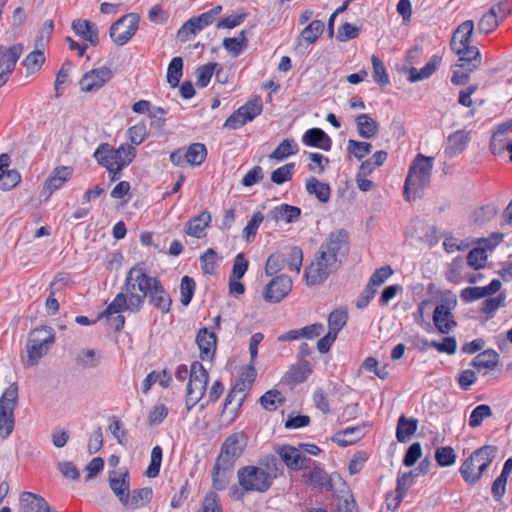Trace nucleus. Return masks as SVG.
I'll use <instances>...</instances> for the list:
<instances>
[{
    "label": "nucleus",
    "mask_w": 512,
    "mask_h": 512,
    "mask_svg": "<svg viewBox=\"0 0 512 512\" xmlns=\"http://www.w3.org/2000/svg\"><path fill=\"white\" fill-rule=\"evenodd\" d=\"M348 250L347 233L342 229L331 232L320 245L311 263L306 267L307 285H320L331 274L335 273L341 267Z\"/></svg>",
    "instance_id": "f257e3e1"
},
{
    "label": "nucleus",
    "mask_w": 512,
    "mask_h": 512,
    "mask_svg": "<svg viewBox=\"0 0 512 512\" xmlns=\"http://www.w3.org/2000/svg\"><path fill=\"white\" fill-rule=\"evenodd\" d=\"M158 278L146 273L142 264H136L127 273L124 282V291L118 293L103 312V316L118 314L123 311L138 312L144 301L154 287Z\"/></svg>",
    "instance_id": "f03ea898"
},
{
    "label": "nucleus",
    "mask_w": 512,
    "mask_h": 512,
    "mask_svg": "<svg viewBox=\"0 0 512 512\" xmlns=\"http://www.w3.org/2000/svg\"><path fill=\"white\" fill-rule=\"evenodd\" d=\"M473 31L474 22L466 20L457 27L450 39V49L458 56L451 78V82L455 85L467 84L471 73L477 70L482 63L479 49L470 45Z\"/></svg>",
    "instance_id": "7ed1b4c3"
},
{
    "label": "nucleus",
    "mask_w": 512,
    "mask_h": 512,
    "mask_svg": "<svg viewBox=\"0 0 512 512\" xmlns=\"http://www.w3.org/2000/svg\"><path fill=\"white\" fill-rule=\"evenodd\" d=\"M266 469L258 466H244L237 472L239 485L246 492H266L279 472V463L274 456L266 458Z\"/></svg>",
    "instance_id": "20e7f679"
},
{
    "label": "nucleus",
    "mask_w": 512,
    "mask_h": 512,
    "mask_svg": "<svg viewBox=\"0 0 512 512\" xmlns=\"http://www.w3.org/2000/svg\"><path fill=\"white\" fill-rule=\"evenodd\" d=\"M433 157L417 154L412 161L404 184V197L411 201L420 197L421 192L429 185L433 168Z\"/></svg>",
    "instance_id": "39448f33"
},
{
    "label": "nucleus",
    "mask_w": 512,
    "mask_h": 512,
    "mask_svg": "<svg viewBox=\"0 0 512 512\" xmlns=\"http://www.w3.org/2000/svg\"><path fill=\"white\" fill-rule=\"evenodd\" d=\"M136 154V148L128 145V143H122L118 148H114L105 142L96 148L93 157L102 167L111 168L116 166L117 169H123L135 159Z\"/></svg>",
    "instance_id": "423d86ee"
},
{
    "label": "nucleus",
    "mask_w": 512,
    "mask_h": 512,
    "mask_svg": "<svg viewBox=\"0 0 512 512\" xmlns=\"http://www.w3.org/2000/svg\"><path fill=\"white\" fill-rule=\"evenodd\" d=\"M496 447L483 446L474 451L461 465L460 472L467 483L477 482L495 458Z\"/></svg>",
    "instance_id": "0eeeda50"
},
{
    "label": "nucleus",
    "mask_w": 512,
    "mask_h": 512,
    "mask_svg": "<svg viewBox=\"0 0 512 512\" xmlns=\"http://www.w3.org/2000/svg\"><path fill=\"white\" fill-rule=\"evenodd\" d=\"M55 342V334L51 327L42 326L29 333L26 349L28 366H34L45 356Z\"/></svg>",
    "instance_id": "6e6552de"
},
{
    "label": "nucleus",
    "mask_w": 512,
    "mask_h": 512,
    "mask_svg": "<svg viewBox=\"0 0 512 512\" xmlns=\"http://www.w3.org/2000/svg\"><path fill=\"white\" fill-rule=\"evenodd\" d=\"M19 399L18 385L10 384L0 397V437L6 439L15 426L14 410Z\"/></svg>",
    "instance_id": "1a4fd4ad"
},
{
    "label": "nucleus",
    "mask_w": 512,
    "mask_h": 512,
    "mask_svg": "<svg viewBox=\"0 0 512 512\" xmlns=\"http://www.w3.org/2000/svg\"><path fill=\"white\" fill-rule=\"evenodd\" d=\"M209 374L203 365L194 361L190 367V377L186 391V408L190 411L204 397Z\"/></svg>",
    "instance_id": "9d476101"
},
{
    "label": "nucleus",
    "mask_w": 512,
    "mask_h": 512,
    "mask_svg": "<svg viewBox=\"0 0 512 512\" xmlns=\"http://www.w3.org/2000/svg\"><path fill=\"white\" fill-rule=\"evenodd\" d=\"M302 478L306 485L321 492L332 491L336 483L342 481V478L338 473H327L324 468L317 465L312 459L304 468Z\"/></svg>",
    "instance_id": "9b49d317"
},
{
    "label": "nucleus",
    "mask_w": 512,
    "mask_h": 512,
    "mask_svg": "<svg viewBox=\"0 0 512 512\" xmlns=\"http://www.w3.org/2000/svg\"><path fill=\"white\" fill-rule=\"evenodd\" d=\"M247 446V436L243 432L229 435L221 445L216 460L226 465L235 466L237 459L243 454Z\"/></svg>",
    "instance_id": "f8f14e48"
},
{
    "label": "nucleus",
    "mask_w": 512,
    "mask_h": 512,
    "mask_svg": "<svg viewBox=\"0 0 512 512\" xmlns=\"http://www.w3.org/2000/svg\"><path fill=\"white\" fill-rule=\"evenodd\" d=\"M139 26V16L128 13L114 22L110 27V38L117 45L126 44L136 33Z\"/></svg>",
    "instance_id": "ddd939ff"
},
{
    "label": "nucleus",
    "mask_w": 512,
    "mask_h": 512,
    "mask_svg": "<svg viewBox=\"0 0 512 512\" xmlns=\"http://www.w3.org/2000/svg\"><path fill=\"white\" fill-rule=\"evenodd\" d=\"M292 289V280L285 274L274 277L265 287L263 297L266 302L278 303Z\"/></svg>",
    "instance_id": "4468645a"
},
{
    "label": "nucleus",
    "mask_w": 512,
    "mask_h": 512,
    "mask_svg": "<svg viewBox=\"0 0 512 512\" xmlns=\"http://www.w3.org/2000/svg\"><path fill=\"white\" fill-rule=\"evenodd\" d=\"M113 76L108 67L92 69L81 78L79 84L84 92H93L103 87Z\"/></svg>",
    "instance_id": "2eb2a0df"
},
{
    "label": "nucleus",
    "mask_w": 512,
    "mask_h": 512,
    "mask_svg": "<svg viewBox=\"0 0 512 512\" xmlns=\"http://www.w3.org/2000/svg\"><path fill=\"white\" fill-rule=\"evenodd\" d=\"M72 174L73 169L71 167H56L45 181L41 191V196L48 199L55 190L60 189L68 180L71 179Z\"/></svg>",
    "instance_id": "dca6fc26"
},
{
    "label": "nucleus",
    "mask_w": 512,
    "mask_h": 512,
    "mask_svg": "<svg viewBox=\"0 0 512 512\" xmlns=\"http://www.w3.org/2000/svg\"><path fill=\"white\" fill-rule=\"evenodd\" d=\"M277 454L285 465L294 471L304 470L307 463L311 461L310 458L303 456L297 448L290 445L279 447Z\"/></svg>",
    "instance_id": "f3484780"
},
{
    "label": "nucleus",
    "mask_w": 512,
    "mask_h": 512,
    "mask_svg": "<svg viewBox=\"0 0 512 512\" xmlns=\"http://www.w3.org/2000/svg\"><path fill=\"white\" fill-rule=\"evenodd\" d=\"M196 343L200 350V358L203 361H211L214 358L217 338L213 331L208 328H201L196 336Z\"/></svg>",
    "instance_id": "a211bd4d"
},
{
    "label": "nucleus",
    "mask_w": 512,
    "mask_h": 512,
    "mask_svg": "<svg viewBox=\"0 0 512 512\" xmlns=\"http://www.w3.org/2000/svg\"><path fill=\"white\" fill-rule=\"evenodd\" d=\"M108 481L111 490L121 503L130 492V476L128 471H110Z\"/></svg>",
    "instance_id": "6ab92c4d"
},
{
    "label": "nucleus",
    "mask_w": 512,
    "mask_h": 512,
    "mask_svg": "<svg viewBox=\"0 0 512 512\" xmlns=\"http://www.w3.org/2000/svg\"><path fill=\"white\" fill-rule=\"evenodd\" d=\"M20 507L23 512H56L43 497L32 492L21 494Z\"/></svg>",
    "instance_id": "aec40b11"
},
{
    "label": "nucleus",
    "mask_w": 512,
    "mask_h": 512,
    "mask_svg": "<svg viewBox=\"0 0 512 512\" xmlns=\"http://www.w3.org/2000/svg\"><path fill=\"white\" fill-rule=\"evenodd\" d=\"M152 496L153 491L149 487L134 489L125 496L121 505L127 510H136L148 504Z\"/></svg>",
    "instance_id": "412c9836"
},
{
    "label": "nucleus",
    "mask_w": 512,
    "mask_h": 512,
    "mask_svg": "<svg viewBox=\"0 0 512 512\" xmlns=\"http://www.w3.org/2000/svg\"><path fill=\"white\" fill-rule=\"evenodd\" d=\"M147 298L149 300V304L159 309L162 313L166 314L170 311L172 299L160 280L154 287H152Z\"/></svg>",
    "instance_id": "4be33fe9"
},
{
    "label": "nucleus",
    "mask_w": 512,
    "mask_h": 512,
    "mask_svg": "<svg viewBox=\"0 0 512 512\" xmlns=\"http://www.w3.org/2000/svg\"><path fill=\"white\" fill-rule=\"evenodd\" d=\"M234 467L215 461L212 469V486L215 490L222 491L227 488L233 475Z\"/></svg>",
    "instance_id": "5701e85b"
},
{
    "label": "nucleus",
    "mask_w": 512,
    "mask_h": 512,
    "mask_svg": "<svg viewBox=\"0 0 512 512\" xmlns=\"http://www.w3.org/2000/svg\"><path fill=\"white\" fill-rule=\"evenodd\" d=\"M302 143L324 151H329L332 146L331 138L320 128L308 129L302 137Z\"/></svg>",
    "instance_id": "b1692460"
},
{
    "label": "nucleus",
    "mask_w": 512,
    "mask_h": 512,
    "mask_svg": "<svg viewBox=\"0 0 512 512\" xmlns=\"http://www.w3.org/2000/svg\"><path fill=\"white\" fill-rule=\"evenodd\" d=\"M73 31L83 40L88 41L92 46L99 43L98 28L88 20L77 19L72 22Z\"/></svg>",
    "instance_id": "393cba45"
},
{
    "label": "nucleus",
    "mask_w": 512,
    "mask_h": 512,
    "mask_svg": "<svg viewBox=\"0 0 512 512\" xmlns=\"http://www.w3.org/2000/svg\"><path fill=\"white\" fill-rule=\"evenodd\" d=\"M300 216V208L288 204H281L268 213V217L275 222L284 221L286 223H293L298 221Z\"/></svg>",
    "instance_id": "a878e982"
},
{
    "label": "nucleus",
    "mask_w": 512,
    "mask_h": 512,
    "mask_svg": "<svg viewBox=\"0 0 512 512\" xmlns=\"http://www.w3.org/2000/svg\"><path fill=\"white\" fill-rule=\"evenodd\" d=\"M324 31V23L321 20H314L309 23L297 38L298 46H309L316 42Z\"/></svg>",
    "instance_id": "bb28decb"
},
{
    "label": "nucleus",
    "mask_w": 512,
    "mask_h": 512,
    "mask_svg": "<svg viewBox=\"0 0 512 512\" xmlns=\"http://www.w3.org/2000/svg\"><path fill=\"white\" fill-rule=\"evenodd\" d=\"M211 222V214L208 211H203L200 215L192 218L185 226V233L195 238H202L205 236V229Z\"/></svg>",
    "instance_id": "cd10ccee"
},
{
    "label": "nucleus",
    "mask_w": 512,
    "mask_h": 512,
    "mask_svg": "<svg viewBox=\"0 0 512 512\" xmlns=\"http://www.w3.org/2000/svg\"><path fill=\"white\" fill-rule=\"evenodd\" d=\"M311 372L312 369L310 363L306 360H301L290 367L284 376V381L288 384L302 383L307 379Z\"/></svg>",
    "instance_id": "c85d7f7f"
},
{
    "label": "nucleus",
    "mask_w": 512,
    "mask_h": 512,
    "mask_svg": "<svg viewBox=\"0 0 512 512\" xmlns=\"http://www.w3.org/2000/svg\"><path fill=\"white\" fill-rule=\"evenodd\" d=\"M357 132L361 138L371 139L379 130L378 123L368 114H360L355 118Z\"/></svg>",
    "instance_id": "c756f323"
},
{
    "label": "nucleus",
    "mask_w": 512,
    "mask_h": 512,
    "mask_svg": "<svg viewBox=\"0 0 512 512\" xmlns=\"http://www.w3.org/2000/svg\"><path fill=\"white\" fill-rule=\"evenodd\" d=\"M364 435H365L364 427H362V426L349 427L342 431L337 432L333 437V441L342 447H346L348 445H351V444L357 442Z\"/></svg>",
    "instance_id": "7c9ffc66"
},
{
    "label": "nucleus",
    "mask_w": 512,
    "mask_h": 512,
    "mask_svg": "<svg viewBox=\"0 0 512 512\" xmlns=\"http://www.w3.org/2000/svg\"><path fill=\"white\" fill-rule=\"evenodd\" d=\"M305 188L308 194L315 195V197L322 203H326L330 199V186L326 183L320 182L316 177L307 178Z\"/></svg>",
    "instance_id": "2f4dec72"
},
{
    "label": "nucleus",
    "mask_w": 512,
    "mask_h": 512,
    "mask_svg": "<svg viewBox=\"0 0 512 512\" xmlns=\"http://www.w3.org/2000/svg\"><path fill=\"white\" fill-rule=\"evenodd\" d=\"M440 63L441 57L434 55L420 70L412 67L409 70V81L417 82L429 78L436 71Z\"/></svg>",
    "instance_id": "473e14b6"
},
{
    "label": "nucleus",
    "mask_w": 512,
    "mask_h": 512,
    "mask_svg": "<svg viewBox=\"0 0 512 512\" xmlns=\"http://www.w3.org/2000/svg\"><path fill=\"white\" fill-rule=\"evenodd\" d=\"M499 363V354L493 349H487L479 353L472 361V365L478 370H492Z\"/></svg>",
    "instance_id": "72a5a7b5"
},
{
    "label": "nucleus",
    "mask_w": 512,
    "mask_h": 512,
    "mask_svg": "<svg viewBox=\"0 0 512 512\" xmlns=\"http://www.w3.org/2000/svg\"><path fill=\"white\" fill-rule=\"evenodd\" d=\"M418 421L414 418L400 416L397 423L396 437L401 443L407 442L417 430Z\"/></svg>",
    "instance_id": "f704fd0d"
},
{
    "label": "nucleus",
    "mask_w": 512,
    "mask_h": 512,
    "mask_svg": "<svg viewBox=\"0 0 512 512\" xmlns=\"http://www.w3.org/2000/svg\"><path fill=\"white\" fill-rule=\"evenodd\" d=\"M297 152L298 146L295 141L293 139H285L269 155V159L280 162L284 161L289 156L296 154Z\"/></svg>",
    "instance_id": "c9c22d12"
},
{
    "label": "nucleus",
    "mask_w": 512,
    "mask_h": 512,
    "mask_svg": "<svg viewBox=\"0 0 512 512\" xmlns=\"http://www.w3.org/2000/svg\"><path fill=\"white\" fill-rule=\"evenodd\" d=\"M185 154L188 165L199 166L206 159L207 149L202 143H193L185 148Z\"/></svg>",
    "instance_id": "e433bc0d"
},
{
    "label": "nucleus",
    "mask_w": 512,
    "mask_h": 512,
    "mask_svg": "<svg viewBox=\"0 0 512 512\" xmlns=\"http://www.w3.org/2000/svg\"><path fill=\"white\" fill-rule=\"evenodd\" d=\"M348 312L344 308L333 310L328 316V331L338 335L341 329L346 325Z\"/></svg>",
    "instance_id": "4c0bfd02"
},
{
    "label": "nucleus",
    "mask_w": 512,
    "mask_h": 512,
    "mask_svg": "<svg viewBox=\"0 0 512 512\" xmlns=\"http://www.w3.org/2000/svg\"><path fill=\"white\" fill-rule=\"evenodd\" d=\"M470 131L459 130L450 135V156L465 150L471 140Z\"/></svg>",
    "instance_id": "58836bf2"
},
{
    "label": "nucleus",
    "mask_w": 512,
    "mask_h": 512,
    "mask_svg": "<svg viewBox=\"0 0 512 512\" xmlns=\"http://www.w3.org/2000/svg\"><path fill=\"white\" fill-rule=\"evenodd\" d=\"M259 402L264 409L274 411L285 402V398L280 391L272 389L264 393Z\"/></svg>",
    "instance_id": "ea45409f"
},
{
    "label": "nucleus",
    "mask_w": 512,
    "mask_h": 512,
    "mask_svg": "<svg viewBox=\"0 0 512 512\" xmlns=\"http://www.w3.org/2000/svg\"><path fill=\"white\" fill-rule=\"evenodd\" d=\"M433 322L440 333H448V304L441 303L433 312Z\"/></svg>",
    "instance_id": "a19ab883"
},
{
    "label": "nucleus",
    "mask_w": 512,
    "mask_h": 512,
    "mask_svg": "<svg viewBox=\"0 0 512 512\" xmlns=\"http://www.w3.org/2000/svg\"><path fill=\"white\" fill-rule=\"evenodd\" d=\"M147 134V126L143 121L129 127L126 132L127 138L130 141L129 145H132L134 148L146 139Z\"/></svg>",
    "instance_id": "79ce46f5"
},
{
    "label": "nucleus",
    "mask_w": 512,
    "mask_h": 512,
    "mask_svg": "<svg viewBox=\"0 0 512 512\" xmlns=\"http://www.w3.org/2000/svg\"><path fill=\"white\" fill-rule=\"evenodd\" d=\"M183 59L181 57H174L167 69V82L173 87L179 85L182 77Z\"/></svg>",
    "instance_id": "37998d69"
},
{
    "label": "nucleus",
    "mask_w": 512,
    "mask_h": 512,
    "mask_svg": "<svg viewBox=\"0 0 512 512\" xmlns=\"http://www.w3.org/2000/svg\"><path fill=\"white\" fill-rule=\"evenodd\" d=\"M501 22L496 18L494 10H488L478 21L477 29L479 33L489 34L493 32Z\"/></svg>",
    "instance_id": "c03bdc74"
},
{
    "label": "nucleus",
    "mask_w": 512,
    "mask_h": 512,
    "mask_svg": "<svg viewBox=\"0 0 512 512\" xmlns=\"http://www.w3.org/2000/svg\"><path fill=\"white\" fill-rule=\"evenodd\" d=\"M10 52V60L0 61V87L7 83L17 64L18 49H14Z\"/></svg>",
    "instance_id": "a18cd8bd"
},
{
    "label": "nucleus",
    "mask_w": 512,
    "mask_h": 512,
    "mask_svg": "<svg viewBox=\"0 0 512 512\" xmlns=\"http://www.w3.org/2000/svg\"><path fill=\"white\" fill-rule=\"evenodd\" d=\"M372 149V145L369 142L357 141L349 139L347 142V151L350 155H353L356 159L361 160L367 156Z\"/></svg>",
    "instance_id": "49530a36"
},
{
    "label": "nucleus",
    "mask_w": 512,
    "mask_h": 512,
    "mask_svg": "<svg viewBox=\"0 0 512 512\" xmlns=\"http://www.w3.org/2000/svg\"><path fill=\"white\" fill-rule=\"evenodd\" d=\"M303 262V251L298 246H293L287 249V266L290 271L299 274Z\"/></svg>",
    "instance_id": "de8ad7c7"
},
{
    "label": "nucleus",
    "mask_w": 512,
    "mask_h": 512,
    "mask_svg": "<svg viewBox=\"0 0 512 512\" xmlns=\"http://www.w3.org/2000/svg\"><path fill=\"white\" fill-rule=\"evenodd\" d=\"M262 100L260 97L248 101L245 105L239 108L241 115L247 120L252 121L256 116L262 112Z\"/></svg>",
    "instance_id": "09e8293b"
},
{
    "label": "nucleus",
    "mask_w": 512,
    "mask_h": 512,
    "mask_svg": "<svg viewBox=\"0 0 512 512\" xmlns=\"http://www.w3.org/2000/svg\"><path fill=\"white\" fill-rule=\"evenodd\" d=\"M76 362L83 368H95L100 363V356L93 349H83L78 353Z\"/></svg>",
    "instance_id": "8fccbe9b"
},
{
    "label": "nucleus",
    "mask_w": 512,
    "mask_h": 512,
    "mask_svg": "<svg viewBox=\"0 0 512 512\" xmlns=\"http://www.w3.org/2000/svg\"><path fill=\"white\" fill-rule=\"evenodd\" d=\"M491 416L492 410L489 405H478L472 410L470 414L469 426L472 428L479 427L486 418H489Z\"/></svg>",
    "instance_id": "3c124183"
},
{
    "label": "nucleus",
    "mask_w": 512,
    "mask_h": 512,
    "mask_svg": "<svg viewBox=\"0 0 512 512\" xmlns=\"http://www.w3.org/2000/svg\"><path fill=\"white\" fill-rule=\"evenodd\" d=\"M284 269V252L271 254L265 263V274L272 276Z\"/></svg>",
    "instance_id": "603ef678"
},
{
    "label": "nucleus",
    "mask_w": 512,
    "mask_h": 512,
    "mask_svg": "<svg viewBox=\"0 0 512 512\" xmlns=\"http://www.w3.org/2000/svg\"><path fill=\"white\" fill-rule=\"evenodd\" d=\"M162 448L160 446L153 447L151 451L150 464L145 472L148 478H155L159 475L160 467L162 463Z\"/></svg>",
    "instance_id": "864d4df0"
},
{
    "label": "nucleus",
    "mask_w": 512,
    "mask_h": 512,
    "mask_svg": "<svg viewBox=\"0 0 512 512\" xmlns=\"http://www.w3.org/2000/svg\"><path fill=\"white\" fill-rule=\"evenodd\" d=\"M43 49L44 48H35L34 51L26 56L23 61V65L27 68V70L34 72L41 68L45 62Z\"/></svg>",
    "instance_id": "5fc2aeb1"
},
{
    "label": "nucleus",
    "mask_w": 512,
    "mask_h": 512,
    "mask_svg": "<svg viewBox=\"0 0 512 512\" xmlns=\"http://www.w3.org/2000/svg\"><path fill=\"white\" fill-rule=\"evenodd\" d=\"M218 66V63L213 62L199 67L196 70V85L201 88L206 87L209 84L211 77L213 76L214 71Z\"/></svg>",
    "instance_id": "6e6d98bb"
},
{
    "label": "nucleus",
    "mask_w": 512,
    "mask_h": 512,
    "mask_svg": "<svg viewBox=\"0 0 512 512\" xmlns=\"http://www.w3.org/2000/svg\"><path fill=\"white\" fill-rule=\"evenodd\" d=\"M371 63L373 68L374 81L380 85L389 84V77L386 68L380 58L376 55H372Z\"/></svg>",
    "instance_id": "4d7b16f0"
},
{
    "label": "nucleus",
    "mask_w": 512,
    "mask_h": 512,
    "mask_svg": "<svg viewBox=\"0 0 512 512\" xmlns=\"http://www.w3.org/2000/svg\"><path fill=\"white\" fill-rule=\"evenodd\" d=\"M295 164L294 163H288L285 164L276 170H274L271 174V181L275 184H283L284 182H287L291 180L293 174H294Z\"/></svg>",
    "instance_id": "13d9d810"
},
{
    "label": "nucleus",
    "mask_w": 512,
    "mask_h": 512,
    "mask_svg": "<svg viewBox=\"0 0 512 512\" xmlns=\"http://www.w3.org/2000/svg\"><path fill=\"white\" fill-rule=\"evenodd\" d=\"M200 31L201 30L194 17H191L179 28L177 32V39L180 42H186Z\"/></svg>",
    "instance_id": "bf43d9fd"
},
{
    "label": "nucleus",
    "mask_w": 512,
    "mask_h": 512,
    "mask_svg": "<svg viewBox=\"0 0 512 512\" xmlns=\"http://www.w3.org/2000/svg\"><path fill=\"white\" fill-rule=\"evenodd\" d=\"M264 216L261 212H255L250 221L247 223V225L243 229V238L250 242L256 235L257 230L260 226V224L263 222Z\"/></svg>",
    "instance_id": "052dcab7"
},
{
    "label": "nucleus",
    "mask_w": 512,
    "mask_h": 512,
    "mask_svg": "<svg viewBox=\"0 0 512 512\" xmlns=\"http://www.w3.org/2000/svg\"><path fill=\"white\" fill-rule=\"evenodd\" d=\"M195 287H196V284H195V281L193 280V278H191L189 276H184L181 279V283H180L181 299H180V301L184 306H187L191 302V299L194 295Z\"/></svg>",
    "instance_id": "680f3d73"
},
{
    "label": "nucleus",
    "mask_w": 512,
    "mask_h": 512,
    "mask_svg": "<svg viewBox=\"0 0 512 512\" xmlns=\"http://www.w3.org/2000/svg\"><path fill=\"white\" fill-rule=\"evenodd\" d=\"M169 380L170 376L167 374L165 370L162 371L161 373H156L155 371H153L149 373L143 381V392H148L151 386L157 382H159L161 386L167 387Z\"/></svg>",
    "instance_id": "e2e57ef3"
},
{
    "label": "nucleus",
    "mask_w": 512,
    "mask_h": 512,
    "mask_svg": "<svg viewBox=\"0 0 512 512\" xmlns=\"http://www.w3.org/2000/svg\"><path fill=\"white\" fill-rule=\"evenodd\" d=\"M486 261V250L481 247L472 249L467 255V264L474 269L483 268L485 266Z\"/></svg>",
    "instance_id": "0e129e2a"
},
{
    "label": "nucleus",
    "mask_w": 512,
    "mask_h": 512,
    "mask_svg": "<svg viewBox=\"0 0 512 512\" xmlns=\"http://www.w3.org/2000/svg\"><path fill=\"white\" fill-rule=\"evenodd\" d=\"M54 30L52 20H46L38 31L35 39V48H45Z\"/></svg>",
    "instance_id": "69168bd1"
},
{
    "label": "nucleus",
    "mask_w": 512,
    "mask_h": 512,
    "mask_svg": "<svg viewBox=\"0 0 512 512\" xmlns=\"http://www.w3.org/2000/svg\"><path fill=\"white\" fill-rule=\"evenodd\" d=\"M498 213V209L493 204H487L476 209L473 213V220L476 223H483L493 219Z\"/></svg>",
    "instance_id": "338daca9"
},
{
    "label": "nucleus",
    "mask_w": 512,
    "mask_h": 512,
    "mask_svg": "<svg viewBox=\"0 0 512 512\" xmlns=\"http://www.w3.org/2000/svg\"><path fill=\"white\" fill-rule=\"evenodd\" d=\"M199 512H222L219 496L213 491L207 493Z\"/></svg>",
    "instance_id": "774afa93"
}]
</instances>
